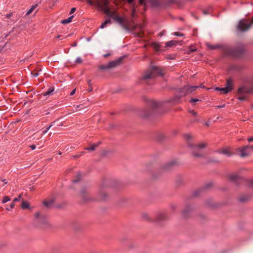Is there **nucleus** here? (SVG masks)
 <instances>
[{
    "mask_svg": "<svg viewBox=\"0 0 253 253\" xmlns=\"http://www.w3.org/2000/svg\"><path fill=\"white\" fill-rule=\"evenodd\" d=\"M244 51V48L242 46H240L237 47H228L225 49L226 54L237 57L241 56Z\"/></svg>",
    "mask_w": 253,
    "mask_h": 253,
    "instance_id": "nucleus-6",
    "label": "nucleus"
},
{
    "mask_svg": "<svg viewBox=\"0 0 253 253\" xmlns=\"http://www.w3.org/2000/svg\"><path fill=\"white\" fill-rule=\"evenodd\" d=\"M184 137L187 141H189L192 138V135L190 134H185Z\"/></svg>",
    "mask_w": 253,
    "mask_h": 253,
    "instance_id": "nucleus-35",
    "label": "nucleus"
},
{
    "mask_svg": "<svg viewBox=\"0 0 253 253\" xmlns=\"http://www.w3.org/2000/svg\"><path fill=\"white\" fill-rule=\"evenodd\" d=\"M189 146L193 149L192 155L195 157H204V154L199 151L201 149H203L206 146V144L201 143L198 145L189 144Z\"/></svg>",
    "mask_w": 253,
    "mask_h": 253,
    "instance_id": "nucleus-9",
    "label": "nucleus"
},
{
    "mask_svg": "<svg viewBox=\"0 0 253 253\" xmlns=\"http://www.w3.org/2000/svg\"><path fill=\"white\" fill-rule=\"evenodd\" d=\"M124 58V56H121L116 60L109 62L107 64L99 66V68L100 70H105L116 67L121 64Z\"/></svg>",
    "mask_w": 253,
    "mask_h": 253,
    "instance_id": "nucleus-8",
    "label": "nucleus"
},
{
    "mask_svg": "<svg viewBox=\"0 0 253 253\" xmlns=\"http://www.w3.org/2000/svg\"><path fill=\"white\" fill-rule=\"evenodd\" d=\"M220 88H220V87H216V88H215V90H217V91H220Z\"/></svg>",
    "mask_w": 253,
    "mask_h": 253,
    "instance_id": "nucleus-60",
    "label": "nucleus"
},
{
    "mask_svg": "<svg viewBox=\"0 0 253 253\" xmlns=\"http://www.w3.org/2000/svg\"><path fill=\"white\" fill-rule=\"evenodd\" d=\"M176 43L177 42L175 41H170L165 43V46L167 47H171L175 45Z\"/></svg>",
    "mask_w": 253,
    "mask_h": 253,
    "instance_id": "nucleus-23",
    "label": "nucleus"
},
{
    "mask_svg": "<svg viewBox=\"0 0 253 253\" xmlns=\"http://www.w3.org/2000/svg\"><path fill=\"white\" fill-rule=\"evenodd\" d=\"M176 165V163L174 161H171L163 166V169L166 170H170L172 167Z\"/></svg>",
    "mask_w": 253,
    "mask_h": 253,
    "instance_id": "nucleus-19",
    "label": "nucleus"
},
{
    "mask_svg": "<svg viewBox=\"0 0 253 253\" xmlns=\"http://www.w3.org/2000/svg\"><path fill=\"white\" fill-rule=\"evenodd\" d=\"M219 153L224 155H225L227 156H230L231 155V153L229 149L226 148L224 149H223L219 151Z\"/></svg>",
    "mask_w": 253,
    "mask_h": 253,
    "instance_id": "nucleus-22",
    "label": "nucleus"
},
{
    "mask_svg": "<svg viewBox=\"0 0 253 253\" xmlns=\"http://www.w3.org/2000/svg\"><path fill=\"white\" fill-rule=\"evenodd\" d=\"M253 92V88H249L246 86H242L240 87L237 91V98L240 101H243L246 100L250 93Z\"/></svg>",
    "mask_w": 253,
    "mask_h": 253,
    "instance_id": "nucleus-3",
    "label": "nucleus"
},
{
    "mask_svg": "<svg viewBox=\"0 0 253 253\" xmlns=\"http://www.w3.org/2000/svg\"><path fill=\"white\" fill-rule=\"evenodd\" d=\"M113 19L119 23L123 28H127L126 25L125 24L124 19L118 15L115 16Z\"/></svg>",
    "mask_w": 253,
    "mask_h": 253,
    "instance_id": "nucleus-13",
    "label": "nucleus"
},
{
    "mask_svg": "<svg viewBox=\"0 0 253 253\" xmlns=\"http://www.w3.org/2000/svg\"><path fill=\"white\" fill-rule=\"evenodd\" d=\"M38 6V4H36L34 5H32L31 8L27 12L26 15H29L33 11L36 9V8Z\"/></svg>",
    "mask_w": 253,
    "mask_h": 253,
    "instance_id": "nucleus-29",
    "label": "nucleus"
},
{
    "mask_svg": "<svg viewBox=\"0 0 253 253\" xmlns=\"http://www.w3.org/2000/svg\"><path fill=\"white\" fill-rule=\"evenodd\" d=\"M253 25V18L251 20L244 18L239 21L237 28L238 31L244 32L249 29Z\"/></svg>",
    "mask_w": 253,
    "mask_h": 253,
    "instance_id": "nucleus-5",
    "label": "nucleus"
},
{
    "mask_svg": "<svg viewBox=\"0 0 253 253\" xmlns=\"http://www.w3.org/2000/svg\"><path fill=\"white\" fill-rule=\"evenodd\" d=\"M203 14L205 15H207L210 14L211 13V9H209L208 10H205L203 12Z\"/></svg>",
    "mask_w": 253,
    "mask_h": 253,
    "instance_id": "nucleus-44",
    "label": "nucleus"
},
{
    "mask_svg": "<svg viewBox=\"0 0 253 253\" xmlns=\"http://www.w3.org/2000/svg\"><path fill=\"white\" fill-rule=\"evenodd\" d=\"M156 74H159L161 76L163 75L162 70L161 69L158 67L154 66L151 70L146 72L142 79L144 80L151 79L155 78Z\"/></svg>",
    "mask_w": 253,
    "mask_h": 253,
    "instance_id": "nucleus-7",
    "label": "nucleus"
},
{
    "mask_svg": "<svg viewBox=\"0 0 253 253\" xmlns=\"http://www.w3.org/2000/svg\"><path fill=\"white\" fill-rule=\"evenodd\" d=\"M200 101L199 99H196V98H191L190 100V102H191V103H193V102H198Z\"/></svg>",
    "mask_w": 253,
    "mask_h": 253,
    "instance_id": "nucleus-46",
    "label": "nucleus"
},
{
    "mask_svg": "<svg viewBox=\"0 0 253 253\" xmlns=\"http://www.w3.org/2000/svg\"><path fill=\"white\" fill-rule=\"evenodd\" d=\"M14 202H13L12 203L10 204V209H13L14 208Z\"/></svg>",
    "mask_w": 253,
    "mask_h": 253,
    "instance_id": "nucleus-52",
    "label": "nucleus"
},
{
    "mask_svg": "<svg viewBox=\"0 0 253 253\" xmlns=\"http://www.w3.org/2000/svg\"><path fill=\"white\" fill-rule=\"evenodd\" d=\"M10 200V198L8 196H5L3 197L2 203H5L8 201H9Z\"/></svg>",
    "mask_w": 253,
    "mask_h": 253,
    "instance_id": "nucleus-37",
    "label": "nucleus"
},
{
    "mask_svg": "<svg viewBox=\"0 0 253 253\" xmlns=\"http://www.w3.org/2000/svg\"><path fill=\"white\" fill-rule=\"evenodd\" d=\"M34 222L37 226L44 227L48 223L47 217L38 212L35 215Z\"/></svg>",
    "mask_w": 253,
    "mask_h": 253,
    "instance_id": "nucleus-4",
    "label": "nucleus"
},
{
    "mask_svg": "<svg viewBox=\"0 0 253 253\" xmlns=\"http://www.w3.org/2000/svg\"><path fill=\"white\" fill-rule=\"evenodd\" d=\"M52 126V125H50L49 126H47L46 129H45V130H43L42 131V134H45L47 131L50 128V127Z\"/></svg>",
    "mask_w": 253,
    "mask_h": 253,
    "instance_id": "nucleus-41",
    "label": "nucleus"
},
{
    "mask_svg": "<svg viewBox=\"0 0 253 253\" xmlns=\"http://www.w3.org/2000/svg\"><path fill=\"white\" fill-rule=\"evenodd\" d=\"M252 84L253 85V79H252Z\"/></svg>",
    "mask_w": 253,
    "mask_h": 253,
    "instance_id": "nucleus-64",
    "label": "nucleus"
},
{
    "mask_svg": "<svg viewBox=\"0 0 253 253\" xmlns=\"http://www.w3.org/2000/svg\"><path fill=\"white\" fill-rule=\"evenodd\" d=\"M199 87H204L202 85V84L199 86H193V85H187L186 86H184L183 87L181 88L180 92L181 93L180 96H185L189 93H191L192 92L195 91L196 89H197Z\"/></svg>",
    "mask_w": 253,
    "mask_h": 253,
    "instance_id": "nucleus-10",
    "label": "nucleus"
},
{
    "mask_svg": "<svg viewBox=\"0 0 253 253\" xmlns=\"http://www.w3.org/2000/svg\"><path fill=\"white\" fill-rule=\"evenodd\" d=\"M98 198L99 200L104 201L107 199L108 197V195L104 190L103 188H101L98 191Z\"/></svg>",
    "mask_w": 253,
    "mask_h": 253,
    "instance_id": "nucleus-15",
    "label": "nucleus"
},
{
    "mask_svg": "<svg viewBox=\"0 0 253 253\" xmlns=\"http://www.w3.org/2000/svg\"><path fill=\"white\" fill-rule=\"evenodd\" d=\"M207 46L209 49L211 50L218 48L219 47L218 45H211L210 43H207Z\"/></svg>",
    "mask_w": 253,
    "mask_h": 253,
    "instance_id": "nucleus-30",
    "label": "nucleus"
},
{
    "mask_svg": "<svg viewBox=\"0 0 253 253\" xmlns=\"http://www.w3.org/2000/svg\"><path fill=\"white\" fill-rule=\"evenodd\" d=\"M12 15V13H9V14H7L6 15V17L7 18V19H9L10 18V17H11Z\"/></svg>",
    "mask_w": 253,
    "mask_h": 253,
    "instance_id": "nucleus-48",
    "label": "nucleus"
},
{
    "mask_svg": "<svg viewBox=\"0 0 253 253\" xmlns=\"http://www.w3.org/2000/svg\"><path fill=\"white\" fill-rule=\"evenodd\" d=\"M173 35H174V36H179V37H182V36H184L183 34L180 33H179V32H174L173 34Z\"/></svg>",
    "mask_w": 253,
    "mask_h": 253,
    "instance_id": "nucleus-42",
    "label": "nucleus"
},
{
    "mask_svg": "<svg viewBox=\"0 0 253 253\" xmlns=\"http://www.w3.org/2000/svg\"><path fill=\"white\" fill-rule=\"evenodd\" d=\"M29 147L32 149V150L36 149V145L34 144L30 145Z\"/></svg>",
    "mask_w": 253,
    "mask_h": 253,
    "instance_id": "nucleus-51",
    "label": "nucleus"
},
{
    "mask_svg": "<svg viewBox=\"0 0 253 253\" xmlns=\"http://www.w3.org/2000/svg\"><path fill=\"white\" fill-rule=\"evenodd\" d=\"M76 8L75 7H73L71 9V11H70V14H72V13H73L74 12H75L76 11Z\"/></svg>",
    "mask_w": 253,
    "mask_h": 253,
    "instance_id": "nucleus-50",
    "label": "nucleus"
},
{
    "mask_svg": "<svg viewBox=\"0 0 253 253\" xmlns=\"http://www.w3.org/2000/svg\"><path fill=\"white\" fill-rule=\"evenodd\" d=\"M229 179L237 183L241 179V177L236 173H232L229 175Z\"/></svg>",
    "mask_w": 253,
    "mask_h": 253,
    "instance_id": "nucleus-17",
    "label": "nucleus"
},
{
    "mask_svg": "<svg viewBox=\"0 0 253 253\" xmlns=\"http://www.w3.org/2000/svg\"><path fill=\"white\" fill-rule=\"evenodd\" d=\"M128 3H131L134 0H126Z\"/></svg>",
    "mask_w": 253,
    "mask_h": 253,
    "instance_id": "nucleus-57",
    "label": "nucleus"
},
{
    "mask_svg": "<svg viewBox=\"0 0 253 253\" xmlns=\"http://www.w3.org/2000/svg\"><path fill=\"white\" fill-rule=\"evenodd\" d=\"M238 151L240 153V157L244 158L249 156L253 151V145H247L239 148Z\"/></svg>",
    "mask_w": 253,
    "mask_h": 253,
    "instance_id": "nucleus-11",
    "label": "nucleus"
},
{
    "mask_svg": "<svg viewBox=\"0 0 253 253\" xmlns=\"http://www.w3.org/2000/svg\"><path fill=\"white\" fill-rule=\"evenodd\" d=\"M95 5L100 9L102 10L106 15L112 19L114 16L117 15L115 11H111L108 6L109 4V0H94ZM87 3L90 5L93 4V0H86Z\"/></svg>",
    "mask_w": 253,
    "mask_h": 253,
    "instance_id": "nucleus-2",
    "label": "nucleus"
},
{
    "mask_svg": "<svg viewBox=\"0 0 253 253\" xmlns=\"http://www.w3.org/2000/svg\"><path fill=\"white\" fill-rule=\"evenodd\" d=\"M2 181V182H4V184H6L7 183V181L6 180V179H3Z\"/></svg>",
    "mask_w": 253,
    "mask_h": 253,
    "instance_id": "nucleus-59",
    "label": "nucleus"
},
{
    "mask_svg": "<svg viewBox=\"0 0 253 253\" xmlns=\"http://www.w3.org/2000/svg\"><path fill=\"white\" fill-rule=\"evenodd\" d=\"M111 23V21L110 19H106L100 26V28L103 29L107 26L108 24H110Z\"/></svg>",
    "mask_w": 253,
    "mask_h": 253,
    "instance_id": "nucleus-25",
    "label": "nucleus"
},
{
    "mask_svg": "<svg viewBox=\"0 0 253 253\" xmlns=\"http://www.w3.org/2000/svg\"><path fill=\"white\" fill-rule=\"evenodd\" d=\"M31 75L33 77H38L40 75V74L39 72H37L36 73L31 72Z\"/></svg>",
    "mask_w": 253,
    "mask_h": 253,
    "instance_id": "nucleus-43",
    "label": "nucleus"
},
{
    "mask_svg": "<svg viewBox=\"0 0 253 253\" xmlns=\"http://www.w3.org/2000/svg\"><path fill=\"white\" fill-rule=\"evenodd\" d=\"M21 198V194H20L17 198H15L13 199V202H17V201H19V200Z\"/></svg>",
    "mask_w": 253,
    "mask_h": 253,
    "instance_id": "nucleus-45",
    "label": "nucleus"
},
{
    "mask_svg": "<svg viewBox=\"0 0 253 253\" xmlns=\"http://www.w3.org/2000/svg\"><path fill=\"white\" fill-rule=\"evenodd\" d=\"M196 51V49L195 48H193L192 47H189L188 51H187V53L188 54H191L195 51Z\"/></svg>",
    "mask_w": 253,
    "mask_h": 253,
    "instance_id": "nucleus-38",
    "label": "nucleus"
},
{
    "mask_svg": "<svg viewBox=\"0 0 253 253\" xmlns=\"http://www.w3.org/2000/svg\"><path fill=\"white\" fill-rule=\"evenodd\" d=\"M76 92V89H73L70 93L71 95H73Z\"/></svg>",
    "mask_w": 253,
    "mask_h": 253,
    "instance_id": "nucleus-53",
    "label": "nucleus"
},
{
    "mask_svg": "<svg viewBox=\"0 0 253 253\" xmlns=\"http://www.w3.org/2000/svg\"><path fill=\"white\" fill-rule=\"evenodd\" d=\"M54 88H49L47 91L45 92L42 93V95L44 96L49 95L51 94V93L54 91Z\"/></svg>",
    "mask_w": 253,
    "mask_h": 253,
    "instance_id": "nucleus-27",
    "label": "nucleus"
},
{
    "mask_svg": "<svg viewBox=\"0 0 253 253\" xmlns=\"http://www.w3.org/2000/svg\"><path fill=\"white\" fill-rule=\"evenodd\" d=\"M191 207L190 206H187L185 209L182 211V214L183 217H186L187 213L191 211Z\"/></svg>",
    "mask_w": 253,
    "mask_h": 253,
    "instance_id": "nucleus-21",
    "label": "nucleus"
},
{
    "mask_svg": "<svg viewBox=\"0 0 253 253\" xmlns=\"http://www.w3.org/2000/svg\"><path fill=\"white\" fill-rule=\"evenodd\" d=\"M21 208L23 209H29V203L27 202L23 201L22 205H21Z\"/></svg>",
    "mask_w": 253,
    "mask_h": 253,
    "instance_id": "nucleus-31",
    "label": "nucleus"
},
{
    "mask_svg": "<svg viewBox=\"0 0 253 253\" xmlns=\"http://www.w3.org/2000/svg\"><path fill=\"white\" fill-rule=\"evenodd\" d=\"M253 141V137H251V138H249L248 139V141L249 142H252Z\"/></svg>",
    "mask_w": 253,
    "mask_h": 253,
    "instance_id": "nucleus-58",
    "label": "nucleus"
},
{
    "mask_svg": "<svg viewBox=\"0 0 253 253\" xmlns=\"http://www.w3.org/2000/svg\"><path fill=\"white\" fill-rule=\"evenodd\" d=\"M210 162H214V163H218L219 162V161L218 160H211L210 161Z\"/></svg>",
    "mask_w": 253,
    "mask_h": 253,
    "instance_id": "nucleus-56",
    "label": "nucleus"
},
{
    "mask_svg": "<svg viewBox=\"0 0 253 253\" xmlns=\"http://www.w3.org/2000/svg\"><path fill=\"white\" fill-rule=\"evenodd\" d=\"M136 12V9L135 8H133L132 10V16H134L135 13Z\"/></svg>",
    "mask_w": 253,
    "mask_h": 253,
    "instance_id": "nucleus-49",
    "label": "nucleus"
},
{
    "mask_svg": "<svg viewBox=\"0 0 253 253\" xmlns=\"http://www.w3.org/2000/svg\"><path fill=\"white\" fill-rule=\"evenodd\" d=\"M174 2V0H139V3L143 6L144 11L147 9L149 5L153 8H161L166 7Z\"/></svg>",
    "mask_w": 253,
    "mask_h": 253,
    "instance_id": "nucleus-1",
    "label": "nucleus"
},
{
    "mask_svg": "<svg viewBox=\"0 0 253 253\" xmlns=\"http://www.w3.org/2000/svg\"><path fill=\"white\" fill-rule=\"evenodd\" d=\"M83 60L80 57H78L75 60V63L77 64H81Z\"/></svg>",
    "mask_w": 253,
    "mask_h": 253,
    "instance_id": "nucleus-39",
    "label": "nucleus"
},
{
    "mask_svg": "<svg viewBox=\"0 0 253 253\" xmlns=\"http://www.w3.org/2000/svg\"><path fill=\"white\" fill-rule=\"evenodd\" d=\"M230 91L233 89V81L231 79L227 81L226 85L225 86Z\"/></svg>",
    "mask_w": 253,
    "mask_h": 253,
    "instance_id": "nucleus-20",
    "label": "nucleus"
},
{
    "mask_svg": "<svg viewBox=\"0 0 253 253\" xmlns=\"http://www.w3.org/2000/svg\"><path fill=\"white\" fill-rule=\"evenodd\" d=\"M6 210H7V211H10L11 209H10V207H7V208H6Z\"/></svg>",
    "mask_w": 253,
    "mask_h": 253,
    "instance_id": "nucleus-62",
    "label": "nucleus"
},
{
    "mask_svg": "<svg viewBox=\"0 0 253 253\" xmlns=\"http://www.w3.org/2000/svg\"><path fill=\"white\" fill-rule=\"evenodd\" d=\"M146 104L148 107L152 109H156L162 105V102L148 99L146 100Z\"/></svg>",
    "mask_w": 253,
    "mask_h": 253,
    "instance_id": "nucleus-12",
    "label": "nucleus"
},
{
    "mask_svg": "<svg viewBox=\"0 0 253 253\" xmlns=\"http://www.w3.org/2000/svg\"><path fill=\"white\" fill-rule=\"evenodd\" d=\"M90 82H91L90 80H88V84L89 85H90Z\"/></svg>",
    "mask_w": 253,
    "mask_h": 253,
    "instance_id": "nucleus-63",
    "label": "nucleus"
},
{
    "mask_svg": "<svg viewBox=\"0 0 253 253\" xmlns=\"http://www.w3.org/2000/svg\"><path fill=\"white\" fill-rule=\"evenodd\" d=\"M250 185H251V186H252V187H253V180H252L251 181Z\"/></svg>",
    "mask_w": 253,
    "mask_h": 253,
    "instance_id": "nucleus-61",
    "label": "nucleus"
},
{
    "mask_svg": "<svg viewBox=\"0 0 253 253\" xmlns=\"http://www.w3.org/2000/svg\"><path fill=\"white\" fill-rule=\"evenodd\" d=\"M110 53H107V54H104V55H103V56H104V57H108V56H110Z\"/></svg>",
    "mask_w": 253,
    "mask_h": 253,
    "instance_id": "nucleus-54",
    "label": "nucleus"
},
{
    "mask_svg": "<svg viewBox=\"0 0 253 253\" xmlns=\"http://www.w3.org/2000/svg\"><path fill=\"white\" fill-rule=\"evenodd\" d=\"M43 205L47 208H49L51 207V205L53 203V202L52 201H44L43 202Z\"/></svg>",
    "mask_w": 253,
    "mask_h": 253,
    "instance_id": "nucleus-33",
    "label": "nucleus"
},
{
    "mask_svg": "<svg viewBox=\"0 0 253 253\" xmlns=\"http://www.w3.org/2000/svg\"><path fill=\"white\" fill-rule=\"evenodd\" d=\"M113 19L119 23L123 28H127L126 25L125 24L124 19L118 15L115 16Z\"/></svg>",
    "mask_w": 253,
    "mask_h": 253,
    "instance_id": "nucleus-14",
    "label": "nucleus"
},
{
    "mask_svg": "<svg viewBox=\"0 0 253 253\" xmlns=\"http://www.w3.org/2000/svg\"><path fill=\"white\" fill-rule=\"evenodd\" d=\"M145 110H144L143 112H142L141 115L142 117L147 118L150 115V113H145Z\"/></svg>",
    "mask_w": 253,
    "mask_h": 253,
    "instance_id": "nucleus-36",
    "label": "nucleus"
},
{
    "mask_svg": "<svg viewBox=\"0 0 253 253\" xmlns=\"http://www.w3.org/2000/svg\"><path fill=\"white\" fill-rule=\"evenodd\" d=\"M80 178H81V175H80V174L79 173L77 175V178L76 179L73 180V182L74 183L78 182L80 180Z\"/></svg>",
    "mask_w": 253,
    "mask_h": 253,
    "instance_id": "nucleus-40",
    "label": "nucleus"
},
{
    "mask_svg": "<svg viewBox=\"0 0 253 253\" xmlns=\"http://www.w3.org/2000/svg\"><path fill=\"white\" fill-rule=\"evenodd\" d=\"M189 112L193 116H197V113L196 112H195L194 110H189Z\"/></svg>",
    "mask_w": 253,
    "mask_h": 253,
    "instance_id": "nucleus-47",
    "label": "nucleus"
},
{
    "mask_svg": "<svg viewBox=\"0 0 253 253\" xmlns=\"http://www.w3.org/2000/svg\"><path fill=\"white\" fill-rule=\"evenodd\" d=\"M220 91H221V93L222 94H226L228 93L229 90L226 87H221L220 89Z\"/></svg>",
    "mask_w": 253,
    "mask_h": 253,
    "instance_id": "nucleus-34",
    "label": "nucleus"
},
{
    "mask_svg": "<svg viewBox=\"0 0 253 253\" xmlns=\"http://www.w3.org/2000/svg\"><path fill=\"white\" fill-rule=\"evenodd\" d=\"M80 196L84 201H89L91 200V199L87 196V192L85 189H83L81 191Z\"/></svg>",
    "mask_w": 253,
    "mask_h": 253,
    "instance_id": "nucleus-16",
    "label": "nucleus"
},
{
    "mask_svg": "<svg viewBox=\"0 0 253 253\" xmlns=\"http://www.w3.org/2000/svg\"><path fill=\"white\" fill-rule=\"evenodd\" d=\"M225 107V104H223V105H220V106H216V107L217 108H223V107Z\"/></svg>",
    "mask_w": 253,
    "mask_h": 253,
    "instance_id": "nucleus-55",
    "label": "nucleus"
},
{
    "mask_svg": "<svg viewBox=\"0 0 253 253\" xmlns=\"http://www.w3.org/2000/svg\"><path fill=\"white\" fill-rule=\"evenodd\" d=\"M250 199V197L248 195H244L240 198V201L246 202Z\"/></svg>",
    "mask_w": 253,
    "mask_h": 253,
    "instance_id": "nucleus-28",
    "label": "nucleus"
},
{
    "mask_svg": "<svg viewBox=\"0 0 253 253\" xmlns=\"http://www.w3.org/2000/svg\"><path fill=\"white\" fill-rule=\"evenodd\" d=\"M100 144V142L92 144L90 147L86 148V150L88 151H93L95 148Z\"/></svg>",
    "mask_w": 253,
    "mask_h": 253,
    "instance_id": "nucleus-24",
    "label": "nucleus"
},
{
    "mask_svg": "<svg viewBox=\"0 0 253 253\" xmlns=\"http://www.w3.org/2000/svg\"><path fill=\"white\" fill-rule=\"evenodd\" d=\"M167 218V215L165 213H160L157 216L156 221L158 222H161Z\"/></svg>",
    "mask_w": 253,
    "mask_h": 253,
    "instance_id": "nucleus-18",
    "label": "nucleus"
},
{
    "mask_svg": "<svg viewBox=\"0 0 253 253\" xmlns=\"http://www.w3.org/2000/svg\"><path fill=\"white\" fill-rule=\"evenodd\" d=\"M203 191L202 189H197L193 192V196H198L200 195L201 193Z\"/></svg>",
    "mask_w": 253,
    "mask_h": 253,
    "instance_id": "nucleus-32",
    "label": "nucleus"
},
{
    "mask_svg": "<svg viewBox=\"0 0 253 253\" xmlns=\"http://www.w3.org/2000/svg\"><path fill=\"white\" fill-rule=\"evenodd\" d=\"M74 17V15H72L69 17H68L67 19H64L61 21V23L63 24H66L68 23H69L72 21V18Z\"/></svg>",
    "mask_w": 253,
    "mask_h": 253,
    "instance_id": "nucleus-26",
    "label": "nucleus"
}]
</instances>
